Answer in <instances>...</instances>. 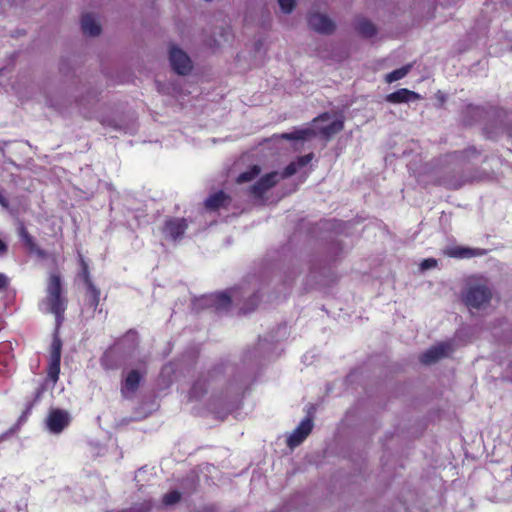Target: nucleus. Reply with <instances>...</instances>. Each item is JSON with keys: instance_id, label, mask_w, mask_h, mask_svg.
Here are the masks:
<instances>
[{"instance_id": "nucleus-1", "label": "nucleus", "mask_w": 512, "mask_h": 512, "mask_svg": "<svg viewBox=\"0 0 512 512\" xmlns=\"http://www.w3.org/2000/svg\"><path fill=\"white\" fill-rule=\"evenodd\" d=\"M41 304L44 306L46 313L54 315L56 331H58L65 319V312L68 306V299L64 294L62 279L59 273H51L48 276L46 295Z\"/></svg>"}, {"instance_id": "nucleus-2", "label": "nucleus", "mask_w": 512, "mask_h": 512, "mask_svg": "<svg viewBox=\"0 0 512 512\" xmlns=\"http://www.w3.org/2000/svg\"><path fill=\"white\" fill-rule=\"evenodd\" d=\"M77 262L79 265L77 277L83 282L86 288V298L88 305L96 310L100 304L101 291L93 282L89 262L86 260L80 250L77 251Z\"/></svg>"}, {"instance_id": "nucleus-3", "label": "nucleus", "mask_w": 512, "mask_h": 512, "mask_svg": "<svg viewBox=\"0 0 512 512\" xmlns=\"http://www.w3.org/2000/svg\"><path fill=\"white\" fill-rule=\"evenodd\" d=\"M493 297L491 288L486 283L470 284L463 294V302L469 309L486 308Z\"/></svg>"}, {"instance_id": "nucleus-4", "label": "nucleus", "mask_w": 512, "mask_h": 512, "mask_svg": "<svg viewBox=\"0 0 512 512\" xmlns=\"http://www.w3.org/2000/svg\"><path fill=\"white\" fill-rule=\"evenodd\" d=\"M188 226L186 218L167 217L161 227V233L165 239L177 242L184 238Z\"/></svg>"}, {"instance_id": "nucleus-5", "label": "nucleus", "mask_w": 512, "mask_h": 512, "mask_svg": "<svg viewBox=\"0 0 512 512\" xmlns=\"http://www.w3.org/2000/svg\"><path fill=\"white\" fill-rule=\"evenodd\" d=\"M454 344L452 341L441 342L438 345L432 346L425 352H423L419 360L421 363L430 365L437 362L441 358L449 356L454 352Z\"/></svg>"}, {"instance_id": "nucleus-6", "label": "nucleus", "mask_w": 512, "mask_h": 512, "mask_svg": "<svg viewBox=\"0 0 512 512\" xmlns=\"http://www.w3.org/2000/svg\"><path fill=\"white\" fill-rule=\"evenodd\" d=\"M16 231L18 237L29 253L35 254L41 259L47 257L46 251L38 246L36 239L29 233L24 221L19 219L17 220Z\"/></svg>"}, {"instance_id": "nucleus-7", "label": "nucleus", "mask_w": 512, "mask_h": 512, "mask_svg": "<svg viewBox=\"0 0 512 512\" xmlns=\"http://www.w3.org/2000/svg\"><path fill=\"white\" fill-rule=\"evenodd\" d=\"M70 424V415L66 410L51 409L46 418V426L49 432L60 434Z\"/></svg>"}, {"instance_id": "nucleus-8", "label": "nucleus", "mask_w": 512, "mask_h": 512, "mask_svg": "<svg viewBox=\"0 0 512 512\" xmlns=\"http://www.w3.org/2000/svg\"><path fill=\"white\" fill-rule=\"evenodd\" d=\"M169 60L172 69L179 75H188L192 70L190 57L177 47L170 48Z\"/></svg>"}, {"instance_id": "nucleus-9", "label": "nucleus", "mask_w": 512, "mask_h": 512, "mask_svg": "<svg viewBox=\"0 0 512 512\" xmlns=\"http://www.w3.org/2000/svg\"><path fill=\"white\" fill-rule=\"evenodd\" d=\"M145 373V371L141 373L137 369H132L127 373V375L121 382L120 388L121 395L124 398L129 399L133 397V395L139 389Z\"/></svg>"}, {"instance_id": "nucleus-10", "label": "nucleus", "mask_w": 512, "mask_h": 512, "mask_svg": "<svg viewBox=\"0 0 512 512\" xmlns=\"http://www.w3.org/2000/svg\"><path fill=\"white\" fill-rule=\"evenodd\" d=\"M223 372L221 366H216L209 370L206 375H201L192 385L189 391L190 399H199L207 393V387L211 379H213L217 374Z\"/></svg>"}, {"instance_id": "nucleus-11", "label": "nucleus", "mask_w": 512, "mask_h": 512, "mask_svg": "<svg viewBox=\"0 0 512 512\" xmlns=\"http://www.w3.org/2000/svg\"><path fill=\"white\" fill-rule=\"evenodd\" d=\"M313 422L310 417L303 419L300 424L293 430L287 439V445L290 448L299 446L311 433Z\"/></svg>"}, {"instance_id": "nucleus-12", "label": "nucleus", "mask_w": 512, "mask_h": 512, "mask_svg": "<svg viewBox=\"0 0 512 512\" xmlns=\"http://www.w3.org/2000/svg\"><path fill=\"white\" fill-rule=\"evenodd\" d=\"M309 27L320 34H332L335 30L334 22L324 14L311 13L308 16Z\"/></svg>"}, {"instance_id": "nucleus-13", "label": "nucleus", "mask_w": 512, "mask_h": 512, "mask_svg": "<svg viewBox=\"0 0 512 512\" xmlns=\"http://www.w3.org/2000/svg\"><path fill=\"white\" fill-rule=\"evenodd\" d=\"M232 198L229 194L223 190H219L211 194L204 202V206L207 210L215 212L220 208L227 209L231 204Z\"/></svg>"}, {"instance_id": "nucleus-14", "label": "nucleus", "mask_w": 512, "mask_h": 512, "mask_svg": "<svg viewBox=\"0 0 512 512\" xmlns=\"http://www.w3.org/2000/svg\"><path fill=\"white\" fill-rule=\"evenodd\" d=\"M420 95L414 91L406 88H400L395 92L386 95V101L392 104L408 103L410 101L418 100Z\"/></svg>"}, {"instance_id": "nucleus-15", "label": "nucleus", "mask_w": 512, "mask_h": 512, "mask_svg": "<svg viewBox=\"0 0 512 512\" xmlns=\"http://www.w3.org/2000/svg\"><path fill=\"white\" fill-rule=\"evenodd\" d=\"M81 29L87 36H98L101 32L100 24L95 20L91 13L83 14L81 17Z\"/></svg>"}, {"instance_id": "nucleus-16", "label": "nucleus", "mask_w": 512, "mask_h": 512, "mask_svg": "<svg viewBox=\"0 0 512 512\" xmlns=\"http://www.w3.org/2000/svg\"><path fill=\"white\" fill-rule=\"evenodd\" d=\"M445 254L451 258H471L483 255L484 250L455 246L447 249Z\"/></svg>"}, {"instance_id": "nucleus-17", "label": "nucleus", "mask_w": 512, "mask_h": 512, "mask_svg": "<svg viewBox=\"0 0 512 512\" xmlns=\"http://www.w3.org/2000/svg\"><path fill=\"white\" fill-rule=\"evenodd\" d=\"M62 345V340L56 331L51 342L48 363L61 364Z\"/></svg>"}, {"instance_id": "nucleus-18", "label": "nucleus", "mask_w": 512, "mask_h": 512, "mask_svg": "<svg viewBox=\"0 0 512 512\" xmlns=\"http://www.w3.org/2000/svg\"><path fill=\"white\" fill-rule=\"evenodd\" d=\"M356 30L365 38H371L377 33L375 25L365 18H361L357 21Z\"/></svg>"}, {"instance_id": "nucleus-19", "label": "nucleus", "mask_w": 512, "mask_h": 512, "mask_svg": "<svg viewBox=\"0 0 512 512\" xmlns=\"http://www.w3.org/2000/svg\"><path fill=\"white\" fill-rule=\"evenodd\" d=\"M344 129L343 119H336L330 124L323 126L319 129V132L325 138H331L335 134L341 132Z\"/></svg>"}, {"instance_id": "nucleus-20", "label": "nucleus", "mask_w": 512, "mask_h": 512, "mask_svg": "<svg viewBox=\"0 0 512 512\" xmlns=\"http://www.w3.org/2000/svg\"><path fill=\"white\" fill-rule=\"evenodd\" d=\"M212 303L217 310H227L231 306L232 297L225 292L216 293L212 296Z\"/></svg>"}, {"instance_id": "nucleus-21", "label": "nucleus", "mask_w": 512, "mask_h": 512, "mask_svg": "<svg viewBox=\"0 0 512 512\" xmlns=\"http://www.w3.org/2000/svg\"><path fill=\"white\" fill-rule=\"evenodd\" d=\"M315 133L312 129H297L290 133H283L281 135L282 139L285 140H306L310 136H314Z\"/></svg>"}, {"instance_id": "nucleus-22", "label": "nucleus", "mask_w": 512, "mask_h": 512, "mask_svg": "<svg viewBox=\"0 0 512 512\" xmlns=\"http://www.w3.org/2000/svg\"><path fill=\"white\" fill-rule=\"evenodd\" d=\"M261 172L258 165L251 166L248 170L240 173L236 178V183L242 184L254 180Z\"/></svg>"}, {"instance_id": "nucleus-23", "label": "nucleus", "mask_w": 512, "mask_h": 512, "mask_svg": "<svg viewBox=\"0 0 512 512\" xmlns=\"http://www.w3.org/2000/svg\"><path fill=\"white\" fill-rule=\"evenodd\" d=\"M411 68L412 65L407 64L405 66H402L401 68L395 69L385 76V81L387 83H393L395 81H398L404 78L410 72Z\"/></svg>"}, {"instance_id": "nucleus-24", "label": "nucleus", "mask_w": 512, "mask_h": 512, "mask_svg": "<svg viewBox=\"0 0 512 512\" xmlns=\"http://www.w3.org/2000/svg\"><path fill=\"white\" fill-rule=\"evenodd\" d=\"M182 499V493L178 490H171L165 493L162 497V504L165 507H169L179 503Z\"/></svg>"}, {"instance_id": "nucleus-25", "label": "nucleus", "mask_w": 512, "mask_h": 512, "mask_svg": "<svg viewBox=\"0 0 512 512\" xmlns=\"http://www.w3.org/2000/svg\"><path fill=\"white\" fill-rule=\"evenodd\" d=\"M260 302V295L258 293H254L251 295L247 302L240 308V311L243 314L250 313L255 310V308L258 306Z\"/></svg>"}, {"instance_id": "nucleus-26", "label": "nucleus", "mask_w": 512, "mask_h": 512, "mask_svg": "<svg viewBox=\"0 0 512 512\" xmlns=\"http://www.w3.org/2000/svg\"><path fill=\"white\" fill-rule=\"evenodd\" d=\"M278 173L276 171L270 172L262 176L259 180L266 187L267 190L271 189L278 183Z\"/></svg>"}, {"instance_id": "nucleus-27", "label": "nucleus", "mask_w": 512, "mask_h": 512, "mask_svg": "<svg viewBox=\"0 0 512 512\" xmlns=\"http://www.w3.org/2000/svg\"><path fill=\"white\" fill-rule=\"evenodd\" d=\"M267 191L268 190L263 186L260 180L248 188V193L257 199L262 198Z\"/></svg>"}, {"instance_id": "nucleus-28", "label": "nucleus", "mask_w": 512, "mask_h": 512, "mask_svg": "<svg viewBox=\"0 0 512 512\" xmlns=\"http://www.w3.org/2000/svg\"><path fill=\"white\" fill-rule=\"evenodd\" d=\"M59 375H60V364L48 363L47 377L53 384H56L58 382Z\"/></svg>"}, {"instance_id": "nucleus-29", "label": "nucleus", "mask_w": 512, "mask_h": 512, "mask_svg": "<svg viewBox=\"0 0 512 512\" xmlns=\"http://www.w3.org/2000/svg\"><path fill=\"white\" fill-rule=\"evenodd\" d=\"M42 393H43V388H38V389L36 390L33 401H31V402L27 405L26 409L23 411V413H22V415H21V417H20V420L25 419V418H26V417L31 413V410H32V408H33L34 404H35V403L40 399V397H41Z\"/></svg>"}, {"instance_id": "nucleus-30", "label": "nucleus", "mask_w": 512, "mask_h": 512, "mask_svg": "<svg viewBox=\"0 0 512 512\" xmlns=\"http://www.w3.org/2000/svg\"><path fill=\"white\" fill-rule=\"evenodd\" d=\"M314 157V153H308L306 155H302L297 157V159L294 161L297 164L298 169L305 167L308 165Z\"/></svg>"}, {"instance_id": "nucleus-31", "label": "nucleus", "mask_w": 512, "mask_h": 512, "mask_svg": "<svg viewBox=\"0 0 512 512\" xmlns=\"http://www.w3.org/2000/svg\"><path fill=\"white\" fill-rule=\"evenodd\" d=\"M298 170L297 164L292 161L282 171V178H289L294 175Z\"/></svg>"}, {"instance_id": "nucleus-32", "label": "nucleus", "mask_w": 512, "mask_h": 512, "mask_svg": "<svg viewBox=\"0 0 512 512\" xmlns=\"http://www.w3.org/2000/svg\"><path fill=\"white\" fill-rule=\"evenodd\" d=\"M281 10L284 13H290L295 7V0H278Z\"/></svg>"}, {"instance_id": "nucleus-33", "label": "nucleus", "mask_w": 512, "mask_h": 512, "mask_svg": "<svg viewBox=\"0 0 512 512\" xmlns=\"http://www.w3.org/2000/svg\"><path fill=\"white\" fill-rule=\"evenodd\" d=\"M101 364L105 369H114L115 366L111 362V352L106 351L101 358Z\"/></svg>"}, {"instance_id": "nucleus-34", "label": "nucleus", "mask_w": 512, "mask_h": 512, "mask_svg": "<svg viewBox=\"0 0 512 512\" xmlns=\"http://www.w3.org/2000/svg\"><path fill=\"white\" fill-rule=\"evenodd\" d=\"M420 266H421L422 270H427V269H430V268H434V267L437 266V260L434 259V258L424 259Z\"/></svg>"}, {"instance_id": "nucleus-35", "label": "nucleus", "mask_w": 512, "mask_h": 512, "mask_svg": "<svg viewBox=\"0 0 512 512\" xmlns=\"http://www.w3.org/2000/svg\"><path fill=\"white\" fill-rule=\"evenodd\" d=\"M8 286V278L3 273H0V291L6 289Z\"/></svg>"}, {"instance_id": "nucleus-36", "label": "nucleus", "mask_w": 512, "mask_h": 512, "mask_svg": "<svg viewBox=\"0 0 512 512\" xmlns=\"http://www.w3.org/2000/svg\"><path fill=\"white\" fill-rule=\"evenodd\" d=\"M330 118V114L328 112H324L320 114L318 117L314 118L313 122L316 123L318 121H326Z\"/></svg>"}, {"instance_id": "nucleus-37", "label": "nucleus", "mask_w": 512, "mask_h": 512, "mask_svg": "<svg viewBox=\"0 0 512 512\" xmlns=\"http://www.w3.org/2000/svg\"><path fill=\"white\" fill-rule=\"evenodd\" d=\"M0 205H1L3 208H5V209H8V207H9V202H8V200L6 199V197H4V196L2 195V193H1V192H0Z\"/></svg>"}, {"instance_id": "nucleus-38", "label": "nucleus", "mask_w": 512, "mask_h": 512, "mask_svg": "<svg viewBox=\"0 0 512 512\" xmlns=\"http://www.w3.org/2000/svg\"><path fill=\"white\" fill-rule=\"evenodd\" d=\"M7 251H8V247H7L6 243L0 239V256L6 254Z\"/></svg>"}, {"instance_id": "nucleus-39", "label": "nucleus", "mask_w": 512, "mask_h": 512, "mask_svg": "<svg viewBox=\"0 0 512 512\" xmlns=\"http://www.w3.org/2000/svg\"><path fill=\"white\" fill-rule=\"evenodd\" d=\"M143 505H144V508H145L146 511H149L152 508L151 501H147Z\"/></svg>"}, {"instance_id": "nucleus-40", "label": "nucleus", "mask_w": 512, "mask_h": 512, "mask_svg": "<svg viewBox=\"0 0 512 512\" xmlns=\"http://www.w3.org/2000/svg\"><path fill=\"white\" fill-rule=\"evenodd\" d=\"M470 150L472 151L473 154H478V152L476 151V148H472Z\"/></svg>"}, {"instance_id": "nucleus-41", "label": "nucleus", "mask_w": 512, "mask_h": 512, "mask_svg": "<svg viewBox=\"0 0 512 512\" xmlns=\"http://www.w3.org/2000/svg\"><path fill=\"white\" fill-rule=\"evenodd\" d=\"M0 512H5V511L3 509H1Z\"/></svg>"}]
</instances>
